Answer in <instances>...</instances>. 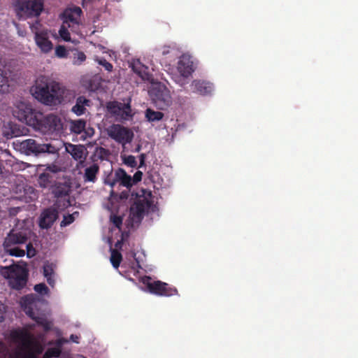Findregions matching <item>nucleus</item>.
Masks as SVG:
<instances>
[{"label":"nucleus","instance_id":"nucleus-1","mask_svg":"<svg viewBox=\"0 0 358 358\" xmlns=\"http://www.w3.org/2000/svg\"><path fill=\"white\" fill-rule=\"evenodd\" d=\"M30 91L37 101L48 106L62 104L69 92L62 84L46 76L38 78Z\"/></svg>","mask_w":358,"mask_h":358},{"label":"nucleus","instance_id":"nucleus-2","mask_svg":"<svg viewBox=\"0 0 358 358\" xmlns=\"http://www.w3.org/2000/svg\"><path fill=\"white\" fill-rule=\"evenodd\" d=\"M20 304L24 312L36 323L48 332L53 326L52 320L48 318L47 301L36 294L22 297Z\"/></svg>","mask_w":358,"mask_h":358},{"label":"nucleus","instance_id":"nucleus-3","mask_svg":"<svg viewBox=\"0 0 358 358\" xmlns=\"http://www.w3.org/2000/svg\"><path fill=\"white\" fill-rule=\"evenodd\" d=\"M22 152L27 155L38 156L43 154H57L58 149L50 143H39L32 138L26 139L19 143Z\"/></svg>","mask_w":358,"mask_h":358},{"label":"nucleus","instance_id":"nucleus-4","mask_svg":"<svg viewBox=\"0 0 358 358\" xmlns=\"http://www.w3.org/2000/svg\"><path fill=\"white\" fill-rule=\"evenodd\" d=\"M142 282L146 286L149 292L152 294L169 297L178 294L176 287L160 280H153L149 276L143 278Z\"/></svg>","mask_w":358,"mask_h":358},{"label":"nucleus","instance_id":"nucleus-5","mask_svg":"<svg viewBox=\"0 0 358 358\" xmlns=\"http://www.w3.org/2000/svg\"><path fill=\"white\" fill-rule=\"evenodd\" d=\"M13 115L20 122L34 127L38 124V118L41 117V113L33 109L30 104L20 102L14 109Z\"/></svg>","mask_w":358,"mask_h":358},{"label":"nucleus","instance_id":"nucleus-6","mask_svg":"<svg viewBox=\"0 0 358 358\" xmlns=\"http://www.w3.org/2000/svg\"><path fill=\"white\" fill-rule=\"evenodd\" d=\"M106 108L108 113L120 122L131 120L134 115L130 99L127 103L117 101H109L107 103Z\"/></svg>","mask_w":358,"mask_h":358},{"label":"nucleus","instance_id":"nucleus-7","mask_svg":"<svg viewBox=\"0 0 358 358\" xmlns=\"http://www.w3.org/2000/svg\"><path fill=\"white\" fill-rule=\"evenodd\" d=\"M30 236V230L22 226L16 225L7 234L3 243V247L8 248L26 243Z\"/></svg>","mask_w":358,"mask_h":358},{"label":"nucleus","instance_id":"nucleus-8","mask_svg":"<svg viewBox=\"0 0 358 358\" xmlns=\"http://www.w3.org/2000/svg\"><path fill=\"white\" fill-rule=\"evenodd\" d=\"M15 82V73L11 65L4 58H0V92L7 93Z\"/></svg>","mask_w":358,"mask_h":358},{"label":"nucleus","instance_id":"nucleus-9","mask_svg":"<svg viewBox=\"0 0 358 358\" xmlns=\"http://www.w3.org/2000/svg\"><path fill=\"white\" fill-rule=\"evenodd\" d=\"M107 133L110 138L123 146L130 143L134 138V134L129 129L118 124L110 126Z\"/></svg>","mask_w":358,"mask_h":358},{"label":"nucleus","instance_id":"nucleus-10","mask_svg":"<svg viewBox=\"0 0 358 358\" xmlns=\"http://www.w3.org/2000/svg\"><path fill=\"white\" fill-rule=\"evenodd\" d=\"M44 8V0H24L19 6V10L27 17H38Z\"/></svg>","mask_w":358,"mask_h":358},{"label":"nucleus","instance_id":"nucleus-11","mask_svg":"<svg viewBox=\"0 0 358 358\" xmlns=\"http://www.w3.org/2000/svg\"><path fill=\"white\" fill-rule=\"evenodd\" d=\"M119 182L120 185L127 187L129 190L133 186L131 176L127 173L125 170L118 168L115 171L113 175L108 176L104 183L110 185L112 188Z\"/></svg>","mask_w":358,"mask_h":358},{"label":"nucleus","instance_id":"nucleus-12","mask_svg":"<svg viewBox=\"0 0 358 358\" xmlns=\"http://www.w3.org/2000/svg\"><path fill=\"white\" fill-rule=\"evenodd\" d=\"M151 96L155 105L161 110L166 109L172 103L170 92L166 87L152 89Z\"/></svg>","mask_w":358,"mask_h":358},{"label":"nucleus","instance_id":"nucleus-13","mask_svg":"<svg viewBox=\"0 0 358 358\" xmlns=\"http://www.w3.org/2000/svg\"><path fill=\"white\" fill-rule=\"evenodd\" d=\"M38 119V124H34V127L45 132H52L60 127L61 120L55 115L50 114L45 116L41 113V117Z\"/></svg>","mask_w":358,"mask_h":358},{"label":"nucleus","instance_id":"nucleus-14","mask_svg":"<svg viewBox=\"0 0 358 358\" xmlns=\"http://www.w3.org/2000/svg\"><path fill=\"white\" fill-rule=\"evenodd\" d=\"M65 148L66 151L69 153L75 160L78 161V168H84L87 166L85 159L88 152L84 145L67 143Z\"/></svg>","mask_w":358,"mask_h":358},{"label":"nucleus","instance_id":"nucleus-15","mask_svg":"<svg viewBox=\"0 0 358 358\" xmlns=\"http://www.w3.org/2000/svg\"><path fill=\"white\" fill-rule=\"evenodd\" d=\"M151 203L145 198L138 199L130 208V217L133 222H141L145 212L150 208Z\"/></svg>","mask_w":358,"mask_h":358},{"label":"nucleus","instance_id":"nucleus-16","mask_svg":"<svg viewBox=\"0 0 358 358\" xmlns=\"http://www.w3.org/2000/svg\"><path fill=\"white\" fill-rule=\"evenodd\" d=\"M27 282V273L24 269L17 268L13 271L8 278L9 285L16 290L22 289Z\"/></svg>","mask_w":358,"mask_h":358},{"label":"nucleus","instance_id":"nucleus-17","mask_svg":"<svg viewBox=\"0 0 358 358\" xmlns=\"http://www.w3.org/2000/svg\"><path fill=\"white\" fill-rule=\"evenodd\" d=\"M177 69L183 78L189 77L195 69L192 57L188 55H182L178 62Z\"/></svg>","mask_w":358,"mask_h":358},{"label":"nucleus","instance_id":"nucleus-18","mask_svg":"<svg viewBox=\"0 0 358 358\" xmlns=\"http://www.w3.org/2000/svg\"><path fill=\"white\" fill-rule=\"evenodd\" d=\"M81 13L82 10L78 6L66 9L62 15L63 24H66L69 27L71 24H78Z\"/></svg>","mask_w":358,"mask_h":358},{"label":"nucleus","instance_id":"nucleus-19","mask_svg":"<svg viewBox=\"0 0 358 358\" xmlns=\"http://www.w3.org/2000/svg\"><path fill=\"white\" fill-rule=\"evenodd\" d=\"M59 169L55 166H49L45 171L41 173L38 178V183L41 187L47 188L52 186L54 182L53 173L57 172Z\"/></svg>","mask_w":358,"mask_h":358},{"label":"nucleus","instance_id":"nucleus-20","mask_svg":"<svg viewBox=\"0 0 358 358\" xmlns=\"http://www.w3.org/2000/svg\"><path fill=\"white\" fill-rule=\"evenodd\" d=\"M58 217L57 211L55 209L47 208L43 211L39 220V226L41 229L51 227Z\"/></svg>","mask_w":358,"mask_h":358},{"label":"nucleus","instance_id":"nucleus-21","mask_svg":"<svg viewBox=\"0 0 358 358\" xmlns=\"http://www.w3.org/2000/svg\"><path fill=\"white\" fill-rule=\"evenodd\" d=\"M192 90L201 95L210 94L213 91V85L211 83L204 80H194L191 84Z\"/></svg>","mask_w":358,"mask_h":358},{"label":"nucleus","instance_id":"nucleus-22","mask_svg":"<svg viewBox=\"0 0 358 358\" xmlns=\"http://www.w3.org/2000/svg\"><path fill=\"white\" fill-rule=\"evenodd\" d=\"M83 179L84 182L95 183L97 180V176L99 173L100 167L97 163H93L89 166L84 167Z\"/></svg>","mask_w":358,"mask_h":358},{"label":"nucleus","instance_id":"nucleus-23","mask_svg":"<svg viewBox=\"0 0 358 358\" xmlns=\"http://www.w3.org/2000/svg\"><path fill=\"white\" fill-rule=\"evenodd\" d=\"M34 39L37 46L41 49V52L48 53L50 52L53 48L52 42L49 40L47 33H36Z\"/></svg>","mask_w":358,"mask_h":358},{"label":"nucleus","instance_id":"nucleus-24","mask_svg":"<svg viewBox=\"0 0 358 358\" xmlns=\"http://www.w3.org/2000/svg\"><path fill=\"white\" fill-rule=\"evenodd\" d=\"M90 100L83 96H79L76 101V104L72 107L71 111L76 115L80 116L86 111V106H89Z\"/></svg>","mask_w":358,"mask_h":358},{"label":"nucleus","instance_id":"nucleus-25","mask_svg":"<svg viewBox=\"0 0 358 358\" xmlns=\"http://www.w3.org/2000/svg\"><path fill=\"white\" fill-rule=\"evenodd\" d=\"M68 341L64 339V337H59V338L57 341V346L54 348H48L46 352L44 353L43 358H52V357H59L61 355L62 350L61 346L64 342H67Z\"/></svg>","mask_w":358,"mask_h":358},{"label":"nucleus","instance_id":"nucleus-26","mask_svg":"<svg viewBox=\"0 0 358 358\" xmlns=\"http://www.w3.org/2000/svg\"><path fill=\"white\" fill-rule=\"evenodd\" d=\"M71 192V186L66 182H59L52 189V193L57 198L68 196Z\"/></svg>","mask_w":358,"mask_h":358},{"label":"nucleus","instance_id":"nucleus-27","mask_svg":"<svg viewBox=\"0 0 358 358\" xmlns=\"http://www.w3.org/2000/svg\"><path fill=\"white\" fill-rule=\"evenodd\" d=\"M131 68L134 72L138 74L142 78H145L148 75V67L143 64L139 59L134 61L131 64Z\"/></svg>","mask_w":358,"mask_h":358},{"label":"nucleus","instance_id":"nucleus-28","mask_svg":"<svg viewBox=\"0 0 358 358\" xmlns=\"http://www.w3.org/2000/svg\"><path fill=\"white\" fill-rule=\"evenodd\" d=\"M164 115L160 111H155L151 108H147L145 112V117L150 122H158L164 117Z\"/></svg>","mask_w":358,"mask_h":358},{"label":"nucleus","instance_id":"nucleus-29","mask_svg":"<svg viewBox=\"0 0 358 358\" xmlns=\"http://www.w3.org/2000/svg\"><path fill=\"white\" fill-rule=\"evenodd\" d=\"M5 252L10 256L22 257L25 255V250L19 248L17 246L3 247Z\"/></svg>","mask_w":358,"mask_h":358},{"label":"nucleus","instance_id":"nucleus-30","mask_svg":"<svg viewBox=\"0 0 358 358\" xmlns=\"http://www.w3.org/2000/svg\"><path fill=\"white\" fill-rule=\"evenodd\" d=\"M86 121L84 120H78L72 121L71 123V130L76 134H81L85 128Z\"/></svg>","mask_w":358,"mask_h":358},{"label":"nucleus","instance_id":"nucleus-31","mask_svg":"<svg viewBox=\"0 0 358 358\" xmlns=\"http://www.w3.org/2000/svg\"><path fill=\"white\" fill-rule=\"evenodd\" d=\"M122 259V256L120 252L117 250H111L110 262L114 268H118Z\"/></svg>","mask_w":358,"mask_h":358},{"label":"nucleus","instance_id":"nucleus-32","mask_svg":"<svg viewBox=\"0 0 358 358\" xmlns=\"http://www.w3.org/2000/svg\"><path fill=\"white\" fill-rule=\"evenodd\" d=\"M123 163L129 167L136 168L137 167V162L136 157L133 155H121Z\"/></svg>","mask_w":358,"mask_h":358},{"label":"nucleus","instance_id":"nucleus-33","mask_svg":"<svg viewBox=\"0 0 358 358\" xmlns=\"http://www.w3.org/2000/svg\"><path fill=\"white\" fill-rule=\"evenodd\" d=\"M34 291L41 296L48 295L49 294V289L45 283H39L34 286Z\"/></svg>","mask_w":358,"mask_h":358},{"label":"nucleus","instance_id":"nucleus-34","mask_svg":"<svg viewBox=\"0 0 358 358\" xmlns=\"http://www.w3.org/2000/svg\"><path fill=\"white\" fill-rule=\"evenodd\" d=\"M66 24H63L59 30V36L60 37L65 41H70L71 40V36H70V33L69 31H68V29L67 27H66Z\"/></svg>","mask_w":358,"mask_h":358},{"label":"nucleus","instance_id":"nucleus-35","mask_svg":"<svg viewBox=\"0 0 358 358\" xmlns=\"http://www.w3.org/2000/svg\"><path fill=\"white\" fill-rule=\"evenodd\" d=\"M95 61L101 66H102L105 70H106L108 72H111L113 69V66L111 63L108 62L106 59L104 58H96Z\"/></svg>","mask_w":358,"mask_h":358},{"label":"nucleus","instance_id":"nucleus-36","mask_svg":"<svg viewBox=\"0 0 358 358\" xmlns=\"http://www.w3.org/2000/svg\"><path fill=\"white\" fill-rule=\"evenodd\" d=\"M86 59V55L83 52H77L75 54L73 63L76 65L81 64Z\"/></svg>","mask_w":358,"mask_h":358},{"label":"nucleus","instance_id":"nucleus-37","mask_svg":"<svg viewBox=\"0 0 358 358\" xmlns=\"http://www.w3.org/2000/svg\"><path fill=\"white\" fill-rule=\"evenodd\" d=\"M55 55L59 58H66L68 55V52L64 45H58L55 48Z\"/></svg>","mask_w":358,"mask_h":358},{"label":"nucleus","instance_id":"nucleus-38","mask_svg":"<svg viewBox=\"0 0 358 358\" xmlns=\"http://www.w3.org/2000/svg\"><path fill=\"white\" fill-rule=\"evenodd\" d=\"M25 254L28 258L34 257L36 255V250L30 242L26 245Z\"/></svg>","mask_w":358,"mask_h":358},{"label":"nucleus","instance_id":"nucleus-39","mask_svg":"<svg viewBox=\"0 0 358 358\" xmlns=\"http://www.w3.org/2000/svg\"><path fill=\"white\" fill-rule=\"evenodd\" d=\"M74 221V217L73 215L69 214L67 215H64L63 217V220H62L60 223V226L62 227H66L67 225H69Z\"/></svg>","mask_w":358,"mask_h":358},{"label":"nucleus","instance_id":"nucleus-40","mask_svg":"<svg viewBox=\"0 0 358 358\" xmlns=\"http://www.w3.org/2000/svg\"><path fill=\"white\" fill-rule=\"evenodd\" d=\"M110 220L113 225L116 227L118 229H120L122 224V217L119 215H112L110 217Z\"/></svg>","mask_w":358,"mask_h":358},{"label":"nucleus","instance_id":"nucleus-41","mask_svg":"<svg viewBox=\"0 0 358 358\" xmlns=\"http://www.w3.org/2000/svg\"><path fill=\"white\" fill-rule=\"evenodd\" d=\"M143 176V173L141 171H137L133 177H131L132 184L136 185L138 182L141 181Z\"/></svg>","mask_w":358,"mask_h":358},{"label":"nucleus","instance_id":"nucleus-42","mask_svg":"<svg viewBox=\"0 0 358 358\" xmlns=\"http://www.w3.org/2000/svg\"><path fill=\"white\" fill-rule=\"evenodd\" d=\"M20 355L21 353L17 352L16 355V358H19ZM23 358H37V355L33 351L32 349H30L24 355H23Z\"/></svg>","mask_w":358,"mask_h":358},{"label":"nucleus","instance_id":"nucleus-43","mask_svg":"<svg viewBox=\"0 0 358 358\" xmlns=\"http://www.w3.org/2000/svg\"><path fill=\"white\" fill-rule=\"evenodd\" d=\"M98 157L101 159H103L104 157L107 156L109 154V151L103 148H99L97 150Z\"/></svg>","mask_w":358,"mask_h":358},{"label":"nucleus","instance_id":"nucleus-44","mask_svg":"<svg viewBox=\"0 0 358 358\" xmlns=\"http://www.w3.org/2000/svg\"><path fill=\"white\" fill-rule=\"evenodd\" d=\"M53 274V269L52 266L49 264H45L43 266V275L45 277L52 275Z\"/></svg>","mask_w":358,"mask_h":358},{"label":"nucleus","instance_id":"nucleus-45","mask_svg":"<svg viewBox=\"0 0 358 358\" xmlns=\"http://www.w3.org/2000/svg\"><path fill=\"white\" fill-rule=\"evenodd\" d=\"M40 25L38 20H36L34 23L30 24L31 31L36 35L38 32V27Z\"/></svg>","mask_w":358,"mask_h":358},{"label":"nucleus","instance_id":"nucleus-46","mask_svg":"<svg viewBox=\"0 0 358 358\" xmlns=\"http://www.w3.org/2000/svg\"><path fill=\"white\" fill-rule=\"evenodd\" d=\"M31 349L37 355L41 354L43 350V347L39 344L34 345Z\"/></svg>","mask_w":358,"mask_h":358},{"label":"nucleus","instance_id":"nucleus-47","mask_svg":"<svg viewBox=\"0 0 358 358\" xmlns=\"http://www.w3.org/2000/svg\"><path fill=\"white\" fill-rule=\"evenodd\" d=\"M8 336H34V335L28 334V333H24L22 331L15 330V331H13Z\"/></svg>","mask_w":358,"mask_h":358},{"label":"nucleus","instance_id":"nucleus-48","mask_svg":"<svg viewBox=\"0 0 358 358\" xmlns=\"http://www.w3.org/2000/svg\"><path fill=\"white\" fill-rule=\"evenodd\" d=\"M140 164L138 165V168H141L145 166V162L146 159V155L145 153H141L139 156Z\"/></svg>","mask_w":358,"mask_h":358},{"label":"nucleus","instance_id":"nucleus-49","mask_svg":"<svg viewBox=\"0 0 358 358\" xmlns=\"http://www.w3.org/2000/svg\"><path fill=\"white\" fill-rule=\"evenodd\" d=\"M5 312V307L3 304L0 301V322H2L3 320V313Z\"/></svg>","mask_w":358,"mask_h":358},{"label":"nucleus","instance_id":"nucleus-50","mask_svg":"<svg viewBox=\"0 0 358 358\" xmlns=\"http://www.w3.org/2000/svg\"><path fill=\"white\" fill-rule=\"evenodd\" d=\"M46 279H47V282L48 283L51 285V286H53L54 283H55V280L52 278V275H49V276H47L45 277Z\"/></svg>","mask_w":358,"mask_h":358},{"label":"nucleus","instance_id":"nucleus-51","mask_svg":"<svg viewBox=\"0 0 358 358\" xmlns=\"http://www.w3.org/2000/svg\"><path fill=\"white\" fill-rule=\"evenodd\" d=\"M129 196L128 191L122 192L120 194L121 199H127Z\"/></svg>","mask_w":358,"mask_h":358},{"label":"nucleus","instance_id":"nucleus-52","mask_svg":"<svg viewBox=\"0 0 358 358\" xmlns=\"http://www.w3.org/2000/svg\"><path fill=\"white\" fill-rule=\"evenodd\" d=\"M80 338V337H78V336H76V337H70V339H71L73 342L78 343H79V341H78V340H79V338Z\"/></svg>","mask_w":358,"mask_h":358},{"label":"nucleus","instance_id":"nucleus-53","mask_svg":"<svg viewBox=\"0 0 358 358\" xmlns=\"http://www.w3.org/2000/svg\"><path fill=\"white\" fill-rule=\"evenodd\" d=\"M13 338H22L23 340H25L26 338H31V337H12Z\"/></svg>","mask_w":358,"mask_h":358},{"label":"nucleus","instance_id":"nucleus-54","mask_svg":"<svg viewBox=\"0 0 358 358\" xmlns=\"http://www.w3.org/2000/svg\"><path fill=\"white\" fill-rule=\"evenodd\" d=\"M140 150H141V146H140V145H138V146L136 148V152H138V151H140Z\"/></svg>","mask_w":358,"mask_h":358},{"label":"nucleus","instance_id":"nucleus-55","mask_svg":"<svg viewBox=\"0 0 358 358\" xmlns=\"http://www.w3.org/2000/svg\"><path fill=\"white\" fill-rule=\"evenodd\" d=\"M168 52H169V51H168V50H164V51H163V55H166V54H167Z\"/></svg>","mask_w":358,"mask_h":358}]
</instances>
